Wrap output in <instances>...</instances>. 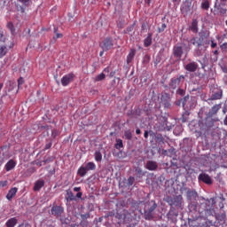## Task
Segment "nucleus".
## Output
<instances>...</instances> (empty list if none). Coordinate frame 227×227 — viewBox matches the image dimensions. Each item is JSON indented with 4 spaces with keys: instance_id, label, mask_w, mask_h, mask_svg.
Wrapping results in <instances>:
<instances>
[{
    "instance_id": "nucleus-64",
    "label": "nucleus",
    "mask_w": 227,
    "mask_h": 227,
    "mask_svg": "<svg viewBox=\"0 0 227 227\" xmlns=\"http://www.w3.org/2000/svg\"><path fill=\"white\" fill-rule=\"evenodd\" d=\"M48 227H54V225H52V224H50V225H48Z\"/></svg>"
},
{
    "instance_id": "nucleus-45",
    "label": "nucleus",
    "mask_w": 227,
    "mask_h": 227,
    "mask_svg": "<svg viewBox=\"0 0 227 227\" xmlns=\"http://www.w3.org/2000/svg\"><path fill=\"white\" fill-rule=\"evenodd\" d=\"M52 146V143H48L45 145L44 150H49Z\"/></svg>"
},
{
    "instance_id": "nucleus-32",
    "label": "nucleus",
    "mask_w": 227,
    "mask_h": 227,
    "mask_svg": "<svg viewBox=\"0 0 227 227\" xmlns=\"http://www.w3.org/2000/svg\"><path fill=\"white\" fill-rule=\"evenodd\" d=\"M135 171H136L137 176L138 178H141L142 176H145V172H143V169H141L139 168H137Z\"/></svg>"
},
{
    "instance_id": "nucleus-28",
    "label": "nucleus",
    "mask_w": 227,
    "mask_h": 227,
    "mask_svg": "<svg viewBox=\"0 0 227 227\" xmlns=\"http://www.w3.org/2000/svg\"><path fill=\"white\" fill-rule=\"evenodd\" d=\"M189 102H191V98L189 96L184 97L182 102L183 107H189Z\"/></svg>"
},
{
    "instance_id": "nucleus-59",
    "label": "nucleus",
    "mask_w": 227,
    "mask_h": 227,
    "mask_svg": "<svg viewBox=\"0 0 227 227\" xmlns=\"http://www.w3.org/2000/svg\"><path fill=\"white\" fill-rule=\"evenodd\" d=\"M165 107H169L171 106V104H169L168 102L165 103Z\"/></svg>"
},
{
    "instance_id": "nucleus-43",
    "label": "nucleus",
    "mask_w": 227,
    "mask_h": 227,
    "mask_svg": "<svg viewBox=\"0 0 227 227\" xmlns=\"http://www.w3.org/2000/svg\"><path fill=\"white\" fill-rule=\"evenodd\" d=\"M218 10H219L220 13H222V15H224V13H226V9H224V8L220 7V8H218Z\"/></svg>"
},
{
    "instance_id": "nucleus-11",
    "label": "nucleus",
    "mask_w": 227,
    "mask_h": 227,
    "mask_svg": "<svg viewBox=\"0 0 227 227\" xmlns=\"http://www.w3.org/2000/svg\"><path fill=\"white\" fill-rule=\"evenodd\" d=\"M135 57H136V49H130L127 56L126 63L128 65H130V63H132V61L134 60Z\"/></svg>"
},
{
    "instance_id": "nucleus-5",
    "label": "nucleus",
    "mask_w": 227,
    "mask_h": 227,
    "mask_svg": "<svg viewBox=\"0 0 227 227\" xmlns=\"http://www.w3.org/2000/svg\"><path fill=\"white\" fill-rule=\"evenodd\" d=\"M114 47V43H113V39L110 37L106 38L101 44V49L105 51H111Z\"/></svg>"
},
{
    "instance_id": "nucleus-19",
    "label": "nucleus",
    "mask_w": 227,
    "mask_h": 227,
    "mask_svg": "<svg viewBox=\"0 0 227 227\" xmlns=\"http://www.w3.org/2000/svg\"><path fill=\"white\" fill-rule=\"evenodd\" d=\"M152 33H149L147 35V37L144 40V45L145 47H150V45H152Z\"/></svg>"
},
{
    "instance_id": "nucleus-49",
    "label": "nucleus",
    "mask_w": 227,
    "mask_h": 227,
    "mask_svg": "<svg viewBox=\"0 0 227 227\" xmlns=\"http://www.w3.org/2000/svg\"><path fill=\"white\" fill-rule=\"evenodd\" d=\"M215 47H217V43H214V41H212V43H211V48H212V49H215Z\"/></svg>"
},
{
    "instance_id": "nucleus-17",
    "label": "nucleus",
    "mask_w": 227,
    "mask_h": 227,
    "mask_svg": "<svg viewBox=\"0 0 227 227\" xmlns=\"http://www.w3.org/2000/svg\"><path fill=\"white\" fill-rule=\"evenodd\" d=\"M66 200H67V201H75L76 197L74 195V192H72V191L67 190L66 194Z\"/></svg>"
},
{
    "instance_id": "nucleus-52",
    "label": "nucleus",
    "mask_w": 227,
    "mask_h": 227,
    "mask_svg": "<svg viewBox=\"0 0 227 227\" xmlns=\"http://www.w3.org/2000/svg\"><path fill=\"white\" fill-rule=\"evenodd\" d=\"M180 1L182 0H172V3H175V4H180Z\"/></svg>"
},
{
    "instance_id": "nucleus-8",
    "label": "nucleus",
    "mask_w": 227,
    "mask_h": 227,
    "mask_svg": "<svg viewBox=\"0 0 227 227\" xmlns=\"http://www.w3.org/2000/svg\"><path fill=\"white\" fill-rule=\"evenodd\" d=\"M173 54L175 58L180 59L182 58V55L184 54V49L182 48V46H175L173 49Z\"/></svg>"
},
{
    "instance_id": "nucleus-41",
    "label": "nucleus",
    "mask_w": 227,
    "mask_h": 227,
    "mask_svg": "<svg viewBox=\"0 0 227 227\" xmlns=\"http://www.w3.org/2000/svg\"><path fill=\"white\" fill-rule=\"evenodd\" d=\"M166 27H167L166 23H163V24L161 25V27L159 28L160 33H162V31H164V29H166Z\"/></svg>"
},
{
    "instance_id": "nucleus-63",
    "label": "nucleus",
    "mask_w": 227,
    "mask_h": 227,
    "mask_svg": "<svg viewBox=\"0 0 227 227\" xmlns=\"http://www.w3.org/2000/svg\"><path fill=\"white\" fill-rule=\"evenodd\" d=\"M117 26H118V27H120V29L123 28V25H121L120 23Z\"/></svg>"
},
{
    "instance_id": "nucleus-25",
    "label": "nucleus",
    "mask_w": 227,
    "mask_h": 227,
    "mask_svg": "<svg viewBox=\"0 0 227 227\" xmlns=\"http://www.w3.org/2000/svg\"><path fill=\"white\" fill-rule=\"evenodd\" d=\"M95 161L101 162L102 161V153L100 151H96L94 153Z\"/></svg>"
},
{
    "instance_id": "nucleus-51",
    "label": "nucleus",
    "mask_w": 227,
    "mask_h": 227,
    "mask_svg": "<svg viewBox=\"0 0 227 227\" xmlns=\"http://www.w3.org/2000/svg\"><path fill=\"white\" fill-rule=\"evenodd\" d=\"M74 192H81V187H74Z\"/></svg>"
},
{
    "instance_id": "nucleus-53",
    "label": "nucleus",
    "mask_w": 227,
    "mask_h": 227,
    "mask_svg": "<svg viewBox=\"0 0 227 227\" xmlns=\"http://www.w3.org/2000/svg\"><path fill=\"white\" fill-rule=\"evenodd\" d=\"M144 137L145 139H148V131H146V130L145 131Z\"/></svg>"
},
{
    "instance_id": "nucleus-9",
    "label": "nucleus",
    "mask_w": 227,
    "mask_h": 227,
    "mask_svg": "<svg viewBox=\"0 0 227 227\" xmlns=\"http://www.w3.org/2000/svg\"><path fill=\"white\" fill-rule=\"evenodd\" d=\"M203 37H193L190 40V43L195 45V47H201V45H203Z\"/></svg>"
},
{
    "instance_id": "nucleus-3",
    "label": "nucleus",
    "mask_w": 227,
    "mask_h": 227,
    "mask_svg": "<svg viewBox=\"0 0 227 227\" xmlns=\"http://www.w3.org/2000/svg\"><path fill=\"white\" fill-rule=\"evenodd\" d=\"M185 81V76L184 75H179L177 78H172L170 80L169 87L172 90H176L177 86H180L181 82H184Z\"/></svg>"
},
{
    "instance_id": "nucleus-44",
    "label": "nucleus",
    "mask_w": 227,
    "mask_h": 227,
    "mask_svg": "<svg viewBox=\"0 0 227 227\" xmlns=\"http://www.w3.org/2000/svg\"><path fill=\"white\" fill-rule=\"evenodd\" d=\"M0 185H1V187H6V185H8V181H2L0 183Z\"/></svg>"
},
{
    "instance_id": "nucleus-50",
    "label": "nucleus",
    "mask_w": 227,
    "mask_h": 227,
    "mask_svg": "<svg viewBox=\"0 0 227 227\" xmlns=\"http://www.w3.org/2000/svg\"><path fill=\"white\" fill-rule=\"evenodd\" d=\"M146 23H143L142 24V27H141V29H142V31H145V30H146Z\"/></svg>"
},
{
    "instance_id": "nucleus-29",
    "label": "nucleus",
    "mask_w": 227,
    "mask_h": 227,
    "mask_svg": "<svg viewBox=\"0 0 227 227\" xmlns=\"http://www.w3.org/2000/svg\"><path fill=\"white\" fill-rule=\"evenodd\" d=\"M186 195H187L188 200H191L192 198H196V196H198V193L194 191H188Z\"/></svg>"
},
{
    "instance_id": "nucleus-42",
    "label": "nucleus",
    "mask_w": 227,
    "mask_h": 227,
    "mask_svg": "<svg viewBox=\"0 0 227 227\" xmlns=\"http://www.w3.org/2000/svg\"><path fill=\"white\" fill-rule=\"evenodd\" d=\"M186 171H187V175L189 176L190 175H192V173H194V168H188Z\"/></svg>"
},
{
    "instance_id": "nucleus-36",
    "label": "nucleus",
    "mask_w": 227,
    "mask_h": 227,
    "mask_svg": "<svg viewBox=\"0 0 227 227\" xmlns=\"http://www.w3.org/2000/svg\"><path fill=\"white\" fill-rule=\"evenodd\" d=\"M126 211H123V214H117V215H116V217L118 218V219H122L123 221H125V219L127 218V216H126Z\"/></svg>"
},
{
    "instance_id": "nucleus-31",
    "label": "nucleus",
    "mask_w": 227,
    "mask_h": 227,
    "mask_svg": "<svg viewBox=\"0 0 227 227\" xmlns=\"http://www.w3.org/2000/svg\"><path fill=\"white\" fill-rule=\"evenodd\" d=\"M7 52H8V48H6V46H2L0 48V58H3L4 56H6Z\"/></svg>"
},
{
    "instance_id": "nucleus-37",
    "label": "nucleus",
    "mask_w": 227,
    "mask_h": 227,
    "mask_svg": "<svg viewBox=\"0 0 227 227\" xmlns=\"http://www.w3.org/2000/svg\"><path fill=\"white\" fill-rule=\"evenodd\" d=\"M155 208H157V203L154 202L153 205L147 209V211L153 214V211L155 210Z\"/></svg>"
},
{
    "instance_id": "nucleus-22",
    "label": "nucleus",
    "mask_w": 227,
    "mask_h": 227,
    "mask_svg": "<svg viewBox=\"0 0 227 227\" xmlns=\"http://www.w3.org/2000/svg\"><path fill=\"white\" fill-rule=\"evenodd\" d=\"M85 168L87 169V171H95V169H97V165L90 161L85 165Z\"/></svg>"
},
{
    "instance_id": "nucleus-2",
    "label": "nucleus",
    "mask_w": 227,
    "mask_h": 227,
    "mask_svg": "<svg viewBox=\"0 0 227 227\" xmlns=\"http://www.w3.org/2000/svg\"><path fill=\"white\" fill-rule=\"evenodd\" d=\"M65 212V208L61 206H53L51 207V209L50 211L51 215H53L57 219H59L61 215H63V213Z\"/></svg>"
},
{
    "instance_id": "nucleus-40",
    "label": "nucleus",
    "mask_w": 227,
    "mask_h": 227,
    "mask_svg": "<svg viewBox=\"0 0 227 227\" xmlns=\"http://www.w3.org/2000/svg\"><path fill=\"white\" fill-rule=\"evenodd\" d=\"M20 3H22V4H24V6H27L29 4V1L31 0H19Z\"/></svg>"
},
{
    "instance_id": "nucleus-20",
    "label": "nucleus",
    "mask_w": 227,
    "mask_h": 227,
    "mask_svg": "<svg viewBox=\"0 0 227 227\" xmlns=\"http://www.w3.org/2000/svg\"><path fill=\"white\" fill-rule=\"evenodd\" d=\"M190 29L192 33H198V20H192Z\"/></svg>"
},
{
    "instance_id": "nucleus-7",
    "label": "nucleus",
    "mask_w": 227,
    "mask_h": 227,
    "mask_svg": "<svg viewBox=\"0 0 227 227\" xmlns=\"http://www.w3.org/2000/svg\"><path fill=\"white\" fill-rule=\"evenodd\" d=\"M145 168L148 169V171H157L159 168V164H157V161L148 160L146 162Z\"/></svg>"
},
{
    "instance_id": "nucleus-1",
    "label": "nucleus",
    "mask_w": 227,
    "mask_h": 227,
    "mask_svg": "<svg viewBox=\"0 0 227 227\" xmlns=\"http://www.w3.org/2000/svg\"><path fill=\"white\" fill-rule=\"evenodd\" d=\"M165 201L170 206V207H182V204L184 203V197L182 195H176L174 197L168 196L165 199Z\"/></svg>"
},
{
    "instance_id": "nucleus-60",
    "label": "nucleus",
    "mask_w": 227,
    "mask_h": 227,
    "mask_svg": "<svg viewBox=\"0 0 227 227\" xmlns=\"http://www.w3.org/2000/svg\"><path fill=\"white\" fill-rule=\"evenodd\" d=\"M145 3L146 4H150V3H152V0H145Z\"/></svg>"
},
{
    "instance_id": "nucleus-4",
    "label": "nucleus",
    "mask_w": 227,
    "mask_h": 227,
    "mask_svg": "<svg viewBox=\"0 0 227 227\" xmlns=\"http://www.w3.org/2000/svg\"><path fill=\"white\" fill-rule=\"evenodd\" d=\"M74 79H75V74H74V73H69V74L64 75L61 78L62 86H68V84H70V82H74Z\"/></svg>"
},
{
    "instance_id": "nucleus-30",
    "label": "nucleus",
    "mask_w": 227,
    "mask_h": 227,
    "mask_svg": "<svg viewBox=\"0 0 227 227\" xmlns=\"http://www.w3.org/2000/svg\"><path fill=\"white\" fill-rule=\"evenodd\" d=\"M124 137L125 139H128V141H130L132 139V131L129 129L124 131Z\"/></svg>"
},
{
    "instance_id": "nucleus-48",
    "label": "nucleus",
    "mask_w": 227,
    "mask_h": 227,
    "mask_svg": "<svg viewBox=\"0 0 227 227\" xmlns=\"http://www.w3.org/2000/svg\"><path fill=\"white\" fill-rule=\"evenodd\" d=\"M75 198H78V199H81V198H82V192H78L76 193V196H75Z\"/></svg>"
},
{
    "instance_id": "nucleus-61",
    "label": "nucleus",
    "mask_w": 227,
    "mask_h": 227,
    "mask_svg": "<svg viewBox=\"0 0 227 227\" xmlns=\"http://www.w3.org/2000/svg\"><path fill=\"white\" fill-rule=\"evenodd\" d=\"M214 54H215V56H217V54H219V51L215 50V51H214Z\"/></svg>"
},
{
    "instance_id": "nucleus-62",
    "label": "nucleus",
    "mask_w": 227,
    "mask_h": 227,
    "mask_svg": "<svg viewBox=\"0 0 227 227\" xmlns=\"http://www.w3.org/2000/svg\"><path fill=\"white\" fill-rule=\"evenodd\" d=\"M99 56L102 58L104 56V50L99 52Z\"/></svg>"
},
{
    "instance_id": "nucleus-54",
    "label": "nucleus",
    "mask_w": 227,
    "mask_h": 227,
    "mask_svg": "<svg viewBox=\"0 0 227 227\" xmlns=\"http://www.w3.org/2000/svg\"><path fill=\"white\" fill-rule=\"evenodd\" d=\"M103 72H105L106 74H109L110 70L109 67H106Z\"/></svg>"
},
{
    "instance_id": "nucleus-46",
    "label": "nucleus",
    "mask_w": 227,
    "mask_h": 227,
    "mask_svg": "<svg viewBox=\"0 0 227 227\" xmlns=\"http://www.w3.org/2000/svg\"><path fill=\"white\" fill-rule=\"evenodd\" d=\"M18 84L19 86L24 84V79L22 77H20L19 80H18Z\"/></svg>"
},
{
    "instance_id": "nucleus-21",
    "label": "nucleus",
    "mask_w": 227,
    "mask_h": 227,
    "mask_svg": "<svg viewBox=\"0 0 227 227\" xmlns=\"http://www.w3.org/2000/svg\"><path fill=\"white\" fill-rule=\"evenodd\" d=\"M115 141L114 148L116 150H121V148H123V140H121V138H116Z\"/></svg>"
},
{
    "instance_id": "nucleus-26",
    "label": "nucleus",
    "mask_w": 227,
    "mask_h": 227,
    "mask_svg": "<svg viewBox=\"0 0 227 227\" xmlns=\"http://www.w3.org/2000/svg\"><path fill=\"white\" fill-rule=\"evenodd\" d=\"M145 219L146 221H152V219H153V213H152L148 210H145Z\"/></svg>"
},
{
    "instance_id": "nucleus-12",
    "label": "nucleus",
    "mask_w": 227,
    "mask_h": 227,
    "mask_svg": "<svg viewBox=\"0 0 227 227\" xmlns=\"http://www.w3.org/2000/svg\"><path fill=\"white\" fill-rule=\"evenodd\" d=\"M221 98H223V90L220 89L210 96L209 100H221Z\"/></svg>"
},
{
    "instance_id": "nucleus-35",
    "label": "nucleus",
    "mask_w": 227,
    "mask_h": 227,
    "mask_svg": "<svg viewBox=\"0 0 227 227\" xmlns=\"http://www.w3.org/2000/svg\"><path fill=\"white\" fill-rule=\"evenodd\" d=\"M59 135V130H58V129H53V130L51 131V137H53V139L56 138V137H58Z\"/></svg>"
},
{
    "instance_id": "nucleus-56",
    "label": "nucleus",
    "mask_w": 227,
    "mask_h": 227,
    "mask_svg": "<svg viewBox=\"0 0 227 227\" xmlns=\"http://www.w3.org/2000/svg\"><path fill=\"white\" fill-rule=\"evenodd\" d=\"M136 134H137V135L141 134V129H136Z\"/></svg>"
},
{
    "instance_id": "nucleus-23",
    "label": "nucleus",
    "mask_w": 227,
    "mask_h": 227,
    "mask_svg": "<svg viewBox=\"0 0 227 227\" xmlns=\"http://www.w3.org/2000/svg\"><path fill=\"white\" fill-rule=\"evenodd\" d=\"M53 33L55 34V36L52 38L53 43L58 40V38H63V34L58 33V27L54 28Z\"/></svg>"
},
{
    "instance_id": "nucleus-38",
    "label": "nucleus",
    "mask_w": 227,
    "mask_h": 227,
    "mask_svg": "<svg viewBox=\"0 0 227 227\" xmlns=\"http://www.w3.org/2000/svg\"><path fill=\"white\" fill-rule=\"evenodd\" d=\"M18 12H20V13H24L26 12V8H24L22 5H17Z\"/></svg>"
},
{
    "instance_id": "nucleus-15",
    "label": "nucleus",
    "mask_w": 227,
    "mask_h": 227,
    "mask_svg": "<svg viewBox=\"0 0 227 227\" xmlns=\"http://www.w3.org/2000/svg\"><path fill=\"white\" fill-rule=\"evenodd\" d=\"M17 166V163L13 160H10L6 164H5V171H12Z\"/></svg>"
},
{
    "instance_id": "nucleus-34",
    "label": "nucleus",
    "mask_w": 227,
    "mask_h": 227,
    "mask_svg": "<svg viewBox=\"0 0 227 227\" xmlns=\"http://www.w3.org/2000/svg\"><path fill=\"white\" fill-rule=\"evenodd\" d=\"M134 182H136V178L134 176H129L128 178V185L130 187L131 185H134Z\"/></svg>"
},
{
    "instance_id": "nucleus-33",
    "label": "nucleus",
    "mask_w": 227,
    "mask_h": 227,
    "mask_svg": "<svg viewBox=\"0 0 227 227\" xmlns=\"http://www.w3.org/2000/svg\"><path fill=\"white\" fill-rule=\"evenodd\" d=\"M201 8L203 10H208V8H210V3H208L207 0L204 1L202 4H201Z\"/></svg>"
},
{
    "instance_id": "nucleus-10",
    "label": "nucleus",
    "mask_w": 227,
    "mask_h": 227,
    "mask_svg": "<svg viewBox=\"0 0 227 227\" xmlns=\"http://www.w3.org/2000/svg\"><path fill=\"white\" fill-rule=\"evenodd\" d=\"M187 72H196L198 70V63L196 62H190L184 67Z\"/></svg>"
},
{
    "instance_id": "nucleus-24",
    "label": "nucleus",
    "mask_w": 227,
    "mask_h": 227,
    "mask_svg": "<svg viewBox=\"0 0 227 227\" xmlns=\"http://www.w3.org/2000/svg\"><path fill=\"white\" fill-rule=\"evenodd\" d=\"M79 176L83 177L86 176V174L88 173V170L85 168V167H80L77 171Z\"/></svg>"
},
{
    "instance_id": "nucleus-13",
    "label": "nucleus",
    "mask_w": 227,
    "mask_h": 227,
    "mask_svg": "<svg viewBox=\"0 0 227 227\" xmlns=\"http://www.w3.org/2000/svg\"><path fill=\"white\" fill-rule=\"evenodd\" d=\"M221 109V104L215 105L208 112V116H215Z\"/></svg>"
},
{
    "instance_id": "nucleus-27",
    "label": "nucleus",
    "mask_w": 227,
    "mask_h": 227,
    "mask_svg": "<svg viewBox=\"0 0 227 227\" xmlns=\"http://www.w3.org/2000/svg\"><path fill=\"white\" fill-rule=\"evenodd\" d=\"M104 79H106V74L101 73L94 78V81L95 82H100V81H104Z\"/></svg>"
},
{
    "instance_id": "nucleus-58",
    "label": "nucleus",
    "mask_w": 227,
    "mask_h": 227,
    "mask_svg": "<svg viewBox=\"0 0 227 227\" xmlns=\"http://www.w3.org/2000/svg\"><path fill=\"white\" fill-rule=\"evenodd\" d=\"M223 49H227V43H223Z\"/></svg>"
},
{
    "instance_id": "nucleus-16",
    "label": "nucleus",
    "mask_w": 227,
    "mask_h": 227,
    "mask_svg": "<svg viewBox=\"0 0 227 227\" xmlns=\"http://www.w3.org/2000/svg\"><path fill=\"white\" fill-rule=\"evenodd\" d=\"M45 185V182L43 180H38L35 182V186H34V191L38 192L42 187Z\"/></svg>"
},
{
    "instance_id": "nucleus-39",
    "label": "nucleus",
    "mask_w": 227,
    "mask_h": 227,
    "mask_svg": "<svg viewBox=\"0 0 227 227\" xmlns=\"http://www.w3.org/2000/svg\"><path fill=\"white\" fill-rule=\"evenodd\" d=\"M7 27H8V29H10L12 31V33H13V30H14L13 23L8 22Z\"/></svg>"
},
{
    "instance_id": "nucleus-18",
    "label": "nucleus",
    "mask_w": 227,
    "mask_h": 227,
    "mask_svg": "<svg viewBox=\"0 0 227 227\" xmlns=\"http://www.w3.org/2000/svg\"><path fill=\"white\" fill-rule=\"evenodd\" d=\"M17 223H18V220L15 217H12L6 222L5 226L15 227L17 225Z\"/></svg>"
},
{
    "instance_id": "nucleus-47",
    "label": "nucleus",
    "mask_w": 227,
    "mask_h": 227,
    "mask_svg": "<svg viewBox=\"0 0 227 227\" xmlns=\"http://www.w3.org/2000/svg\"><path fill=\"white\" fill-rule=\"evenodd\" d=\"M130 31H134V25H132L127 28V33H130Z\"/></svg>"
},
{
    "instance_id": "nucleus-55",
    "label": "nucleus",
    "mask_w": 227,
    "mask_h": 227,
    "mask_svg": "<svg viewBox=\"0 0 227 227\" xmlns=\"http://www.w3.org/2000/svg\"><path fill=\"white\" fill-rule=\"evenodd\" d=\"M114 75H116V72L113 71L110 73V77H114Z\"/></svg>"
},
{
    "instance_id": "nucleus-14",
    "label": "nucleus",
    "mask_w": 227,
    "mask_h": 227,
    "mask_svg": "<svg viewBox=\"0 0 227 227\" xmlns=\"http://www.w3.org/2000/svg\"><path fill=\"white\" fill-rule=\"evenodd\" d=\"M17 191H18L17 188L14 187L8 192L6 198L7 200H9V201H12V200L15 198V196L17 195Z\"/></svg>"
},
{
    "instance_id": "nucleus-57",
    "label": "nucleus",
    "mask_w": 227,
    "mask_h": 227,
    "mask_svg": "<svg viewBox=\"0 0 227 227\" xmlns=\"http://www.w3.org/2000/svg\"><path fill=\"white\" fill-rule=\"evenodd\" d=\"M223 123H224V125L227 126V115L225 116V118H224V120H223Z\"/></svg>"
},
{
    "instance_id": "nucleus-6",
    "label": "nucleus",
    "mask_w": 227,
    "mask_h": 227,
    "mask_svg": "<svg viewBox=\"0 0 227 227\" xmlns=\"http://www.w3.org/2000/svg\"><path fill=\"white\" fill-rule=\"evenodd\" d=\"M199 180L200 182H203L204 184H207V185L212 184V178L207 174H205V173L200 174Z\"/></svg>"
}]
</instances>
